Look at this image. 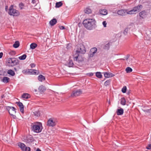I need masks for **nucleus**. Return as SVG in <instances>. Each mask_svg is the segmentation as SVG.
I'll use <instances>...</instances> for the list:
<instances>
[{"label": "nucleus", "instance_id": "nucleus-1", "mask_svg": "<svg viewBox=\"0 0 151 151\" xmlns=\"http://www.w3.org/2000/svg\"><path fill=\"white\" fill-rule=\"evenodd\" d=\"M96 22L94 19H88L84 20L83 24L84 27L87 29L91 30L96 27Z\"/></svg>", "mask_w": 151, "mask_h": 151}, {"label": "nucleus", "instance_id": "nucleus-2", "mask_svg": "<svg viewBox=\"0 0 151 151\" xmlns=\"http://www.w3.org/2000/svg\"><path fill=\"white\" fill-rule=\"evenodd\" d=\"M32 130L36 133L40 132L43 129L42 124L41 122H36L32 125Z\"/></svg>", "mask_w": 151, "mask_h": 151}, {"label": "nucleus", "instance_id": "nucleus-3", "mask_svg": "<svg viewBox=\"0 0 151 151\" xmlns=\"http://www.w3.org/2000/svg\"><path fill=\"white\" fill-rule=\"evenodd\" d=\"M8 14L11 16H18L20 15V13L18 10L13 9L12 6H11L9 9Z\"/></svg>", "mask_w": 151, "mask_h": 151}, {"label": "nucleus", "instance_id": "nucleus-4", "mask_svg": "<svg viewBox=\"0 0 151 151\" xmlns=\"http://www.w3.org/2000/svg\"><path fill=\"white\" fill-rule=\"evenodd\" d=\"M86 52V49L84 45L83 44H81L78 46L76 53L83 54H85Z\"/></svg>", "mask_w": 151, "mask_h": 151}, {"label": "nucleus", "instance_id": "nucleus-5", "mask_svg": "<svg viewBox=\"0 0 151 151\" xmlns=\"http://www.w3.org/2000/svg\"><path fill=\"white\" fill-rule=\"evenodd\" d=\"M73 58L74 61H76L78 63L83 60V58L81 54L76 53L73 55Z\"/></svg>", "mask_w": 151, "mask_h": 151}, {"label": "nucleus", "instance_id": "nucleus-6", "mask_svg": "<svg viewBox=\"0 0 151 151\" xmlns=\"http://www.w3.org/2000/svg\"><path fill=\"white\" fill-rule=\"evenodd\" d=\"M142 8V6L141 5L137 6L133 8V9L129 11L128 12V14H135L136 12H138L140 9Z\"/></svg>", "mask_w": 151, "mask_h": 151}, {"label": "nucleus", "instance_id": "nucleus-7", "mask_svg": "<svg viewBox=\"0 0 151 151\" xmlns=\"http://www.w3.org/2000/svg\"><path fill=\"white\" fill-rule=\"evenodd\" d=\"M7 65L9 66H13L16 64V60L15 58H9L7 62Z\"/></svg>", "mask_w": 151, "mask_h": 151}, {"label": "nucleus", "instance_id": "nucleus-8", "mask_svg": "<svg viewBox=\"0 0 151 151\" xmlns=\"http://www.w3.org/2000/svg\"><path fill=\"white\" fill-rule=\"evenodd\" d=\"M82 93V91L81 90H75L72 92L70 96L72 97H75L80 96Z\"/></svg>", "mask_w": 151, "mask_h": 151}, {"label": "nucleus", "instance_id": "nucleus-9", "mask_svg": "<svg viewBox=\"0 0 151 151\" xmlns=\"http://www.w3.org/2000/svg\"><path fill=\"white\" fill-rule=\"evenodd\" d=\"M5 108L8 111L10 114L12 113L15 114L16 112V109L14 107L6 106Z\"/></svg>", "mask_w": 151, "mask_h": 151}, {"label": "nucleus", "instance_id": "nucleus-10", "mask_svg": "<svg viewBox=\"0 0 151 151\" xmlns=\"http://www.w3.org/2000/svg\"><path fill=\"white\" fill-rule=\"evenodd\" d=\"M56 124V121L52 119H50L48 121L47 125L49 127H53Z\"/></svg>", "mask_w": 151, "mask_h": 151}, {"label": "nucleus", "instance_id": "nucleus-11", "mask_svg": "<svg viewBox=\"0 0 151 151\" xmlns=\"http://www.w3.org/2000/svg\"><path fill=\"white\" fill-rule=\"evenodd\" d=\"M128 12L129 11L127 9H121L117 11V14L120 15L124 16L128 14Z\"/></svg>", "mask_w": 151, "mask_h": 151}, {"label": "nucleus", "instance_id": "nucleus-12", "mask_svg": "<svg viewBox=\"0 0 151 151\" xmlns=\"http://www.w3.org/2000/svg\"><path fill=\"white\" fill-rule=\"evenodd\" d=\"M97 49L96 47H93L90 50L89 54V56L90 57H93L95 54L96 53Z\"/></svg>", "mask_w": 151, "mask_h": 151}, {"label": "nucleus", "instance_id": "nucleus-13", "mask_svg": "<svg viewBox=\"0 0 151 151\" xmlns=\"http://www.w3.org/2000/svg\"><path fill=\"white\" fill-rule=\"evenodd\" d=\"M25 141L28 143H30L33 141V139L32 136L31 135L27 136L25 139Z\"/></svg>", "mask_w": 151, "mask_h": 151}, {"label": "nucleus", "instance_id": "nucleus-14", "mask_svg": "<svg viewBox=\"0 0 151 151\" xmlns=\"http://www.w3.org/2000/svg\"><path fill=\"white\" fill-rule=\"evenodd\" d=\"M103 73L104 74V77L106 78L112 77L114 76V75L108 72H104Z\"/></svg>", "mask_w": 151, "mask_h": 151}, {"label": "nucleus", "instance_id": "nucleus-15", "mask_svg": "<svg viewBox=\"0 0 151 151\" xmlns=\"http://www.w3.org/2000/svg\"><path fill=\"white\" fill-rule=\"evenodd\" d=\"M147 13L145 11L141 12L139 13V16L142 18L146 17Z\"/></svg>", "mask_w": 151, "mask_h": 151}, {"label": "nucleus", "instance_id": "nucleus-16", "mask_svg": "<svg viewBox=\"0 0 151 151\" xmlns=\"http://www.w3.org/2000/svg\"><path fill=\"white\" fill-rule=\"evenodd\" d=\"M18 145L22 150L23 151L24 150L26 145L24 143L19 142L18 143Z\"/></svg>", "mask_w": 151, "mask_h": 151}, {"label": "nucleus", "instance_id": "nucleus-17", "mask_svg": "<svg viewBox=\"0 0 151 151\" xmlns=\"http://www.w3.org/2000/svg\"><path fill=\"white\" fill-rule=\"evenodd\" d=\"M45 77L42 75H40L39 76L38 79L40 82H42L45 80Z\"/></svg>", "mask_w": 151, "mask_h": 151}, {"label": "nucleus", "instance_id": "nucleus-18", "mask_svg": "<svg viewBox=\"0 0 151 151\" xmlns=\"http://www.w3.org/2000/svg\"><path fill=\"white\" fill-rule=\"evenodd\" d=\"M100 13L101 14L104 15H107L108 13L107 10L105 9L101 10L100 11Z\"/></svg>", "mask_w": 151, "mask_h": 151}, {"label": "nucleus", "instance_id": "nucleus-19", "mask_svg": "<svg viewBox=\"0 0 151 151\" xmlns=\"http://www.w3.org/2000/svg\"><path fill=\"white\" fill-rule=\"evenodd\" d=\"M57 20L55 19H53L51 20L49 22L51 26H53L56 24Z\"/></svg>", "mask_w": 151, "mask_h": 151}, {"label": "nucleus", "instance_id": "nucleus-20", "mask_svg": "<svg viewBox=\"0 0 151 151\" xmlns=\"http://www.w3.org/2000/svg\"><path fill=\"white\" fill-rule=\"evenodd\" d=\"M46 90L45 86L42 85L40 86L38 88V90L40 92H42Z\"/></svg>", "mask_w": 151, "mask_h": 151}, {"label": "nucleus", "instance_id": "nucleus-21", "mask_svg": "<svg viewBox=\"0 0 151 151\" xmlns=\"http://www.w3.org/2000/svg\"><path fill=\"white\" fill-rule=\"evenodd\" d=\"M84 12L85 13L89 14L91 13V9L89 7H87L84 9Z\"/></svg>", "mask_w": 151, "mask_h": 151}, {"label": "nucleus", "instance_id": "nucleus-22", "mask_svg": "<svg viewBox=\"0 0 151 151\" xmlns=\"http://www.w3.org/2000/svg\"><path fill=\"white\" fill-rule=\"evenodd\" d=\"M66 65L70 67H72L73 65V61L71 60H69L68 62L67 63Z\"/></svg>", "mask_w": 151, "mask_h": 151}, {"label": "nucleus", "instance_id": "nucleus-23", "mask_svg": "<svg viewBox=\"0 0 151 151\" xmlns=\"http://www.w3.org/2000/svg\"><path fill=\"white\" fill-rule=\"evenodd\" d=\"M9 78L7 77H4L2 80V81L4 83H7L9 81Z\"/></svg>", "mask_w": 151, "mask_h": 151}, {"label": "nucleus", "instance_id": "nucleus-24", "mask_svg": "<svg viewBox=\"0 0 151 151\" xmlns=\"http://www.w3.org/2000/svg\"><path fill=\"white\" fill-rule=\"evenodd\" d=\"M124 112L123 109H118L117 111V114L118 115H121Z\"/></svg>", "mask_w": 151, "mask_h": 151}, {"label": "nucleus", "instance_id": "nucleus-25", "mask_svg": "<svg viewBox=\"0 0 151 151\" xmlns=\"http://www.w3.org/2000/svg\"><path fill=\"white\" fill-rule=\"evenodd\" d=\"M29 95L27 93H24L22 96V97L25 99H28L30 97Z\"/></svg>", "mask_w": 151, "mask_h": 151}, {"label": "nucleus", "instance_id": "nucleus-26", "mask_svg": "<svg viewBox=\"0 0 151 151\" xmlns=\"http://www.w3.org/2000/svg\"><path fill=\"white\" fill-rule=\"evenodd\" d=\"M7 73L8 74L12 76H14L15 73L14 71L12 70H8Z\"/></svg>", "mask_w": 151, "mask_h": 151}, {"label": "nucleus", "instance_id": "nucleus-27", "mask_svg": "<svg viewBox=\"0 0 151 151\" xmlns=\"http://www.w3.org/2000/svg\"><path fill=\"white\" fill-rule=\"evenodd\" d=\"M19 41H17L13 45V47L15 48H17L19 47Z\"/></svg>", "mask_w": 151, "mask_h": 151}, {"label": "nucleus", "instance_id": "nucleus-28", "mask_svg": "<svg viewBox=\"0 0 151 151\" xmlns=\"http://www.w3.org/2000/svg\"><path fill=\"white\" fill-rule=\"evenodd\" d=\"M126 100L124 98H122L121 99V104L123 105H124L126 104Z\"/></svg>", "mask_w": 151, "mask_h": 151}, {"label": "nucleus", "instance_id": "nucleus-29", "mask_svg": "<svg viewBox=\"0 0 151 151\" xmlns=\"http://www.w3.org/2000/svg\"><path fill=\"white\" fill-rule=\"evenodd\" d=\"M37 45L35 43H32L30 45V47L32 49H34L37 46Z\"/></svg>", "mask_w": 151, "mask_h": 151}, {"label": "nucleus", "instance_id": "nucleus-30", "mask_svg": "<svg viewBox=\"0 0 151 151\" xmlns=\"http://www.w3.org/2000/svg\"><path fill=\"white\" fill-rule=\"evenodd\" d=\"M125 70L127 73H129L132 71V69L129 67H127L126 68Z\"/></svg>", "mask_w": 151, "mask_h": 151}, {"label": "nucleus", "instance_id": "nucleus-31", "mask_svg": "<svg viewBox=\"0 0 151 151\" xmlns=\"http://www.w3.org/2000/svg\"><path fill=\"white\" fill-rule=\"evenodd\" d=\"M27 57V55L25 54H24L23 55L19 57V59L20 60H24Z\"/></svg>", "mask_w": 151, "mask_h": 151}, {"label": "nucleus", "instance_id": "nucleus-32", "mask_svg": "<svg viewBox=\"0 0 151 151\" xmlns=\"http://www.w3.org/2000/svg\"><path fill=\"white\" fill-rule=\"evenodd\" d=\"M31 72L33 74H37V75L39 74V72L38 70H32V71H31Z\"/></svg>", "mask_w": 151, "mask_h": 151}, {"label": "nucleus", "instance_id": "nucleus-33", "mask_svg": "<svg viewBox=\"0 0 151 151\" xmlns=\"http://www.w3.org/2000/svg\"><path fill=\"white\" fill-rule=\"evenodd\" d=\"M96 76L99 78H101L102 77V75L100 72H97L96 73Z\"/></svg>", "mask_w": 151, "mask_h": 151}, {"label": "nucleus", "instance_id": "nucleus-34", "mask_svg": "<svg viewBox=\"0 0 151 151\" xmlns=\"http://www.w3.org/2000/svg\"><path fill=\"white\" fill-rule=\"evenodd\" d=\"M33 115L36 116H39L40 115V113L39 111H35L33 112Z\"/></svg>", "mask_w": 151, "mask_h": 151}, {"label": "nucleus", "instance_id": "nucleus-35", "mask_svg": "<svg viewBox=\"0 0 151 151\" xmlns=\"http://www.w3.org/2000/svg\"><path fill=\"white\" fill-rule=\"evenodd\" d=\"M62 5V3L61 2H57L56 3L55 6L57 8H59Z\"/></svg>", "mask_w": 151, "mask_h": 151}, {"label": "nucleus", "instance_id": "nucleus-36", "mask_svg": "<svg viewBox=\"0 0 151 151\" xmlns=\"http://www.w3.org/2000/svg\"><path fill=\"white\" fill-rule=\"evenodd\" d=\"M111 82V80H108L106 81H105L104 83V85L106 86H107L108 85L110 84Z\"/></svg>", "mask_w": 151, "mask_h": 151}, {"label": "nucleus", "instance_id": "nucleus-37", "mask_svg": "<svg viewBox=\"0 0 151 151\" xmlns=\"http://www.w3.org/2000/svg\"><path fill=\"white\" fill-rule=\"evenodd\" d=\"M19 7L20 9H22L24 8V5L22 3H21L19 4Z\"/></svg>", "mask_w": 151, "mask_h": 151}, {"label": "nucleus", "instance_id": "nucleus-38", "mask_svg": "<svg viewBox=\"0 0 151 151\" xmlns=\"http://www.w3.org/2000/svg\"><path fill=\"white\" fill-rule=\"evenodd\" d=\"M127 87L126 86L123 87L122 89V92L123 93H125L126 92V90H127Z\"/></svg>", "mask_w": 151, "mask_h": 151}, {"label": "nucleus", "instance_id": "nucleus-39", "mask_svg": "<svg viewBox=\"0 0 151 151\" xmlns=\"http://www.w3.org/2000/svg\"><path fill=\"white\" fill-rule=\"evenodd\" d=\"M17 105L20 108L24 107L22 103L20 102H18V103Z\"/></svg>", "mask_w": 151, "mask_h": 151}, {"label": "nucleus", "instance_id": "nucleus-40", "mask_svg": "<svg viewBox=\"0 0 151 151\" xmlns=\"http://www.w3.org/2000/svg\"><path fill=\"white\" fill-rule=\"evenodd\" d=\"M23 151H30V148L29 147H25L24 150Z\"/></svg>", "mask_w": 151, "mask_h": 151}, {"label": "nucleus", "instance_id": "nucleus-41", "mask_svg": "<svg viewBox=\"0 0 151 151\" xmlns=\"http://www.w3.org/2000/svg\"><path fill=\"white\" fill-rule=\"evenodd\" d=\"M102 24L104 27H106L107 23L106 21H104L102 22Z\"/></svg>", "mask_w": 151, "mask_h": 151}, {"label": "nucleus", "instance_id": "nucleus-42", "mask_svg": "<svg viewBox=\"0 0 151 151\" xmlns=\"http://www.w3.org/2000/svg\"><path fill=\"white\" fill-rule=\"evenodd\" d=\"M109 46V43L106 44L104 48L105 49H108Z\"/></svg>", "mask_w": 151, "mask_h": 151}, {"label": "nucleus", "instance_id": "nucleus-43", "mask_svg": "<svg viewBox=\"0 0 151 151\" xmlns=\"http://www.w3.org/2000/svg\"><path fill=\"white\" fill-rule=\"evenodd\" d=\"M20 111L22 113H24V107H22V108H20Z\"/></svg>", "mask_w": 151, "mask_h": 151}, {"label": "nucleus", "instance_id": "nucleus-44", "mask_svg": "<svg viewBox=\"0 0 151 151\" xmlns=\"http://www.w3.org/2000/svg\"><path fill=\"white\" fill-rule=\"evenodd\" d=\"M93 73H90L87 74V75L89 76H91L93 75Z\"/></svg>", "mask_w": 151, "mask_h": 151}, {"label": "nucleus", "instance_id": "nucleus-45", "mask_svg": "<svg viewBox=\"0 0 151 151\" xmlns=\"http://www.w3.org/2000/svg\"><path fill=\"white\" fill-rule=\"evenodd\" d=\"M147 149H151V144L149 145L146 147Z\"/></svg>", "mask_w": 151, "mask_h": 151}, {"label": "nucleus", "instance_id": "nucleus-46", "mask_svg": "<svg viewBox=\"0 0 151 151\" xmlns=\"http://www.w3.org/2000/svg\"><path fill=\"white\" fill-rule=\"evenodd\" d=\"M15 114H10L13 117V118L14 119H15L16 117V116L14 115Z\"/></svg>", "mask_w": 151, "mask_h": 151}, {"label": "nucleus", "instance_id": "nucleus-47", "mask_svg": "<svg viewBox=\"0 0 151 151\" xmlns=\"http://www.w3.org/2000/svg\"><path fill=\"white\" fill-rule=\"evenodd\" d=\"M30 66H31V68H33L35 66V64H34V63H31L30 64Z\"/></svg>", "mask_w": 151, "mask_h": 151}, {"label": "nucleus", "instance_id": "nucleus-48", "mask_svg": "<svg viewBox=\"0 0 151 151\" xmlns=\"http://www.w3.org/2000/svg\"><path fill=\"white\" fill-rule=\"evenodd\" d=\"M59 28L60 29H65L64 27L62 26H60Z\"/></svg>", "mask_w": 151, "mask_h": 151}, {"label": "nucleus", "instance_id": "nucleus-49", "mask_svg": "<svg viewBox=\"0 0 151 151\" xmlns=\"http://www.w3.org/2000/svg\"><path fill=\"white\" fill-rule=\"evenodd\" d=\"M3 55V53L2 52H0V58H1Z\"/></svg>", "mask_w": 151, "mask_h": 151}, {"label": "nucleus", "instance_id": "nucleus-50", "mask_svg": "<svg viewBox=\"0 0 151 151\" xmlns=\"http://www.w3.org/2000/svg\"><path fill=\"white\" fill-rule=\"evenodd\" d=\"M69 46H70V44H68V45L67 46V49H68V48H70V47H69Z\"/></svg>", "mask_w": 151, "mask_h": 151}, {"label": "nucleus", "instance_id": "nucleus-51", "mask_svg": "<svg viewBox=\"0 0 151 151\" xmlns=\"http://www.w3.org/2000/svg\"><path fill=\"white\" fill-rule=\"evenodd\" d=\"M35 0H32V3L33 4H35Z\"/></svg>", "mask_w": 151, "mask_h": 151}, {"label": "nucleus", "instance_id": "nucleus-52", "mask_svg": "<svg viewBox=\"0 0 151 151\" xmlns=\"http://www.w3.org/2000/svg\"><path fill=\"white\" fill-rule=\"evenodd\" d=\"M36 151H41V150L39 148H37Z\"/></svg>", "mask_w": 151, "mask_h": 151}, {"label": "nucleus", "instance_id": "nucleus-53", "mask_svg": "<svg viewBox=\"0 0 151 151\" xmlns=\"http://www.w3.org/2000/svg\"><path fill=\"white\" fill-rule=\"evenodd\" d=\"M7 8H8V6H6L5 7V9H6V10L7 9Z\"/></svg>", "mask_w": 151, "mask_h": 151}, {"label": "nucleus", "instance_id": "nucleus-54", "mask_svg": "<svg viewBox=\"0 0 151 151\" xmlns=\"http://www.w3.org/2000/svg\"><path fill=\"white\" fill-rule=\"evenodd\" d=\"M150 111V109H148L147 111H147Z\"/></svg>", "mask_w": 151, "mask_h": 151}, {"label": "nucleus", "instance_id": "nucleus-55", "mask_svg": "<svg viewBox=\"0 0 151 151\" xmlns=\"http://www.w3.org/2000/svg\"><path fill=\"white\" fill-rule=\"evenodd\" d=\"M25 71V70H23V71H22V72L23 73H24Z\"/></svg>", "mask_w": 151, "mask_h": 151}, {"label": "nucleus", "instance_id": "nucleus-56", "mask_svg": "<svg viewBox=\"0 0 151 151\" xmlns=\"http://www.w3.org/2000/svg\"><path fill=\"white\" fill-rule=\"evenodd\" d=\"M15 54V53H13V54L14 55Z\"/></svg>", "mask_w": 151, "mask_h": 151}, {"label": "nucleus", "instance_id": "nucleus-57", "mask_svg": "<svg viewBox=\"0 0 151 151\" xmlns=\"http://www.w3.org/2000/svg\"><path fill=\"white\" fill-rule=\"evenodd\" d=\"M128 59V58H126L127 60Z\"/></svg>", "mask_w": 151, "mask_h": 151}, {"label": "nucleus", "instance_id": "nucleus-58", "mask_svg": "<svg viewBox=\"0 0 151 151\" xmlns=\"http://www.w3.org/2000/svg\"><path fill=\"white\" fill-rule=\"evenodd\" d=\"M14 69H15V70H16V69L15 68H14Z\"/></svg>", "mask_w": 151, "mask_h": 151}]
</instances>
